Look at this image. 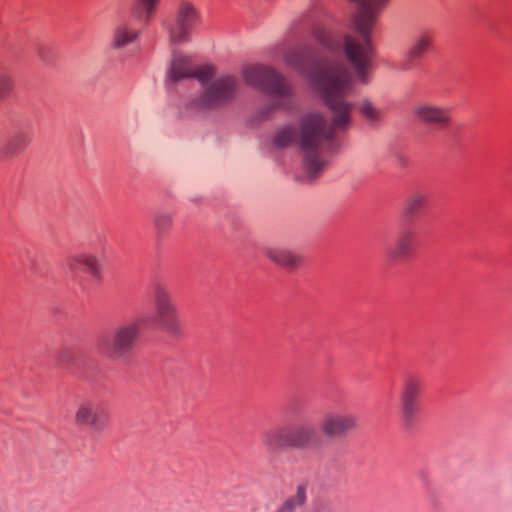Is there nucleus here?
Listing matches in <instances>:
<instances>
[{"label":"nucleus","instance_id":"f257e3e1","mask_svg":"<svg viewBox=\"0 0 512 512\" xmlns=\"http://www.w3.org/2000/svg\"><path fill=\"white\" fill-rule=\"evenodd\" d=\"M330 112L331 125L321 112H308L297 123L277 127L272 136L275 148L297 146L305 172L317 177L326 168L327 145L336 130L345 131L352 123L354 104L346 99L352 90V77L347 64L337 65L326 79H316L313 89Z\"/></svg>","mask_w":512,"mask_h":512},{"label":"nucleus","instance_id":"f03ea898","mask_svg":"<svg viewBox=\"0 0 512 512\" xmlns=\"http://www.w3.org/2000/svg\"><path fill=\"white\" fill-rule=\"evenodd\" d=\"M349 1L355 8V12L350 17V25L354 33H345L336 37L329 28L315 24L311 34L323 48L344 57L353 72L352 80L366 85L369 83L374 58L372 33L377 21V11L388 0Z\"/></svg>","mask_w":512,"mask_h":512},{"label":"nucleus","instance_id":"7ed1b4c3","mask_svg":"<svg viewBox=\"0 0 512 512\" xmlns=\"http://www.w3.org/2000/svg\"><path fill=\"white\" fill-rule=\"evenodd\" d=\"M197 79L201 83V92L187 99L182 106L183 113L189 116L227 107L240 89L236 75H215L209 67L200 69Z\"/></svg>","mask_w":512,"mask_h":512},{"label":"nucleus","instance_id":"20e7f679","mask_svg":"<svg viewBox=\"0 0 512 512\" xmlns=\"http://www.w3.org/2000/svg\"><path fill=\"white\" fill-rule=\"evenodd\" d=\"M245 83L269 94L273 101L257 112L259 120L268 119L277 110H287L291 106L292 87L277 69L262 64H250L242 68Z\"/></svg>","mask_w":512,"mask_h":512},{"label":"nucleus","instance_id":"39448f33","mask_svg":"<svg viewBox=\"0 0 512 512\" xmlns=\"http://www.w3.org/2000/svg\"><path fill=\"white\" fill-rule=\"evenodd\" d=\"M283 60L286 65L306 78L313 89L316 79H326L335 66L346 64L340 60L316 62L313 51L304 45L287 48L283 53Z\"/></svg>","mask_w":512,"mask_h":512},{"label":"nucleus","instance_id":"423d86ee","mask_svg":"<svg viewBox=\"0 0 512 512\" xmlns=\"http://www.w3.org/2000/svg\"><path fill=\"white\" fill-rule=\"evenodd\" d=\"M153 303L156 324L171 338L183 336L182 322L172 292L163 285L154 288Z\"/></svg>","mask_w":512,"mask_h":512},{"label":"nucleus","instance_id":"0eeeda50","mask_svg":"<svg viewBox=\"0 0 512 512\" xmlns=\"http://www.w3.org/2000/svg\"><path fill=\"white\" fill-rule=\"evenodd\" d=\"M423 390L424 382L418 374L408 373L402 379L398 401L401 420L406 428H411L416 422Z\"/></svg>","mask_w":512,"mask_h":512},{"label":"nucleus","instance_id":"6e6552de","mask_svg":"<svg viewBox=\"0 0 512 512\" xmlns=\"http://www.w3.org/2000/svg\"><path fill=\"white\" fill-rule=\"evenodd\" d=\"M140 331V320L123 322L114 329L110 339H103L99 342V348L113 359L124 357L133 350Z\"/></svg>","mask_w":512,"mask_h":512},{"label":"nucleus","instance_id":"1a4fd4ad","mask_svg":"<svg viewBox=\"0 0 512 512\" xmlns=\"http://www.w3.org/2000/svg\"><path fill=\"white\" fill-rule=\"evenodd\" d=\"M357 427V417L348 411H328L320 421L322 434L331 440L344 439Z\"/></svg>","mask_w":512,"mask_h":512},{"label":"nucleus","instance_id":"9d476101","mask_svg":"<svg viewBox=\"0 0 512 512\" xmlns=\"http://www.w3.org/2000/svg\"><path fill=\"white\" fill-rule=\"evenodd\" d=\"M200 21V15L196 7L183 0L179 3L176 20L169 28L170 41L178 44L188 40L193 27Z\"/></svg>","mask_w":512,"mask_h":512},{"label":"nucleus","instance_id":"9b49d317","mask_svg":"<svg viewBox=\"0 0 512 512\" xmlns=\"http://www.w3.org/2000/svg\"><path fill=\"white\" fill-rule=\"evenodd\" d=\"M108 414L97 402L84 400L77 405L74 423L77 426L88 427L95 432H101L107 425Z\"/></svg>","mask_w":512,"mask_h":512},{"label":"nucleus","instance_id":"f8f14e48","mask_svg":"<svg viewBox=\"0 0 512 512\" xmlns=\"http://www.w3.org/2000/svg\"><path fill=\"white\" fill-rule=\"evenodd\" d=\"M65 266L73 276L86 273L94 279L101 277V263L97 255L90 252H77L69 255Z\"/></svg>","mask_w":512,"mask_h":512},{"label":"nucleus","instance_id":"ddd939ff","mask_svg":"<svg viewBox=\"0 0 512 512\" xmlns=\"http://www.w3.org/2000/svg\"><path fill=\"white\" fill-rule=\"evenodd\" d=\"M415 117L423 123L437 126H447L451 121L450 109L425 101L417 104L414 108Z\"/></svg>","mask_w":512,"mask_h":512},{"label":"nucleus","instance_id":"4468645a","mask_svg":"<svg viewBox=\"0 0 512 512\" xmlns=\"http://www.w3.org/2000/svg\"><path fill=\"white\" fill-rule=\"evenodd\" d=\"M199 70H196L190 59L186 56L176 55L173 57L170 66L167 69L166 86L167 88L173 87L177 82L197 78Z\"/></svg>","mask_w":512,"mask_h":512},{"label":"nucleus","instance_id":"2eb2a0df","mask_svg":"<svg viewBox=\"0 0 512 512\" xmlns=\"http://www.w3.org/2000/svg\"><path fill=\"white\" fill-rule=\"evenodd\" d=\"M263 254L274 264L289 271L297 269L302 262L300 255L284 246L268 245L263 249Z\"/></svg>","mask_w":512,"mask_h":512},{"label":"nucleus","instance_id":"dca6fc26","mask_svg":"<svg viewBox=\"0 0 512 512\" xmlns=\"http://www.w3.org/2000/svg\"><path fill=\"white\" fill-rule=\"evenodd\" d=\"M32 134L29 130L18 128L13 131L0 152L5 160H13L19 157L31 144Z\"/></svg>","mask_w":512,"mask_h":512},{"label":"nucleus","instance_id":"f3484780","mask_svg":"<svg viewBox=\"0 0 512 512\" xmlns=\"http://www.w3.org/2000/svg\"><path fill=\"white\" fill-rule=\"evenodd\" d=\"M319 435L315 427L301 424L290 427V449L308 450L317 446Z\"/></svg>","mask_w":512,"mask_h":512},{"label":"nucleus","instance_id":"a211bd4d","mask_svg":"<svg viewBox=\"0 0 512 512\" xmlns=\"http://www.w3.org/2000/svg\"><path fill=\"white\" fill-rule=\"evenodd\" d=\"M261 443L268 452L290 449V427L275 426L261 434Z\"/></svg>","mask_w":512,"mask_h":512},{"label":"nucleus","instance_id":"6ab92c4d","mask_svg":"<svg viewBox=\"0 0 512 512\" xmlns=\"http://www.w3.org/2000/svg\"><path fill=\"white\" fill-rule=\"evenodd\" d=\"M433 42V36L428 31H423L415 37L410 48L407 51L406 58L400 65L403 71L410 70L413 65L430 50Z\"/></svg>","mask_w":512,"mask_h":512},{"label":"nucleus","instance_id":"aec40b11","mask_svg":"<svg viewBox=\"0 0 512 512\" xmlns=\"http://www.w3.org/2000/svg\"><path fill=\"white\" fill-rule=\"evenodd\" d=\"M140 34V30L130 22L119 23L112 37V45L115 48H123L134 43Z\"/></svg>","mask_w":512,"mask_h":512},{"label":"nucleus","instance_id":"412c9836","mask_svg":"<svg viewBox=\"0 0 512 512\" xmlns=\"http://www.w3.org/2000/svg\"><path fill=\"white\" fill-rule=\"evenodd\" d=\"M413 234L409 231L404 232L396 241L395 245L389 247L385 256L386 259L391 262H397L398 260L406 257L412 250Z\"/></svg>","mask_w":512,"mask_h":512},{"label":"nucleus","instance_id":"4be33fe9","mask_svg":"<svg viewBox=\"0 0 512 512\" xmlns=\"http://www.w3.org/2000/svg\"><path fill=\"white\" fill-rule=\"evenodd\" d=\"M427 195L422 191H413L409 193L403 203V214L411 218L417 215L427 204Z\"/></svg>","mask_w":512,"mask_h":512},{"label":"nucleus","instance_id":"5701e85b","mask_svg":"<svg viewBox=\"0 0 512 512\" xmlns=\"http://www.w3.org/2000/svg\"><path fill=\"white\" fill-rule=\"evenodd\" d=\"M306 501H307V485L299 484L296 487L295 494L288 497L273 512H296L299 508H301L305 505Z\"/></svg>","mask_w":512,"mask_h":512},{"label":"nucleus","instance_id":"b1692460","mask_svg":"<svg viewBox=\"0 0 512 512\" xmlns=\"http://www.w3.org/2000/svg\"><path fill=\"white\" fill-rule=\"evenodd\" d=\"M359 113L370 126H377L382 120L381 111L368 99H363L359 103Z\"/></svg>","mask_w":512,"mask_h":512},{"label":"nucleus","instance_id":"393cba45","mask_svg":"<svg viewBox=\"0 0 512 512\" xmlns=\"http://www.w3.org/2000/svg\"><path fill=\"white\" fill-rule=\"evenodd\" d=\"M173 217L170 212L158 210L153 217V224L157 234L166 233L172 226Z\"/></svg>","mask_w":512,"mask_h":512},{"label":"nucleus","instance_id":"a878e982","mask_svg":"<svg viewBox=\"0 0 512 512\" xmlns=\"http://www.w3.org/2000/svg\"><path fill=\"white\" fill-rule=\"evenodd\" d=\"M158 0H138L137 14L144 21H148L150 15L155 9Z\"/></svg>","mask_w":512,"mask_h":512},{"label":"nucleus","instance_id":"bb28decb","mask_svg":"<svg viewBox=\"0 0 512 512\" xmlns=\"http://www.w3.org/2000/svg\"><path fill=\"white\" fill-rule=\"evenodd\" d=\"M15 88L14 79L11 75L0 73V100L8 97Z\"/></svg>","mask_w":512,"mask_h":512},{"label":"nucleus","instance_id":"cd10ccee","mask_svg":"<svg viewBox=\"0 0 512 512\" xmlns=\"http://www.w3.org/2000/svg\"><path fill=\"white\" fill-rule=\"evenodd\" d=\"M57 362L60 366H68L74 363L75 357L70 349H62L57 354Z\"/></svg>","mask_w":512,"mask_h":512},{"label":"nucleus","instance_id":"c85d7f7f","mask_svg":"<svg viewBox=\"0 0 512 512\" xmlns=\"http://www.w3.org/2000/svg\"><path fill=\"white\" fill-rule=\"evenodd\" d=\"M316 512H331V510L328 508H320Z\"/></svg>","mask_w":512,"mask_h":512}]
</instances>
